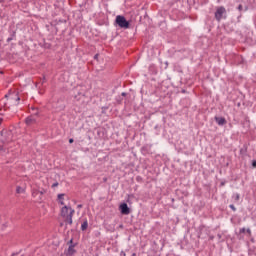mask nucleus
I'll return each instance as SVG.
<instances>
[{
  "instance_id": "14",
  "label": "nucleus",
  "mask_w": 256,
  "mask_h": 256,
  "mask_svg": "<svg viewBox=\"0 0 256 256\" xmlns=\"http://www.w3.org/2000/svg\"><path fill=\"white\" fill-rule=\"evenodd\" d=\"M247 231L245 228L240 229V233H245Z\"/></svg>"
},
{
  "instance_id": "7",
  "label": "nucleus",
  "mask_w": 256,
  "mask_h": 256,
  "mask_svg": "<svg viewBox=\"0 0 256 256\" xmlns=\"http://www.w3.org/2000/svg\"><path fill=\"white\" fill-rule=\"evenodd\" d=\"M215 121L220 126H223V125L227 124V120L223 117H215Z\"/></svg>"
},
{
  "instance_id": "17",
  "label": "nucleus",
  "mask_w": 256,
  "mask_h": 256,
  "mask_svg": "<svg viewBox=\"0 0 256 256\" xmlns=\"http://www.w3.org/2000/svg\"><path fill=\"white\" fill-rule=\"evenodd\" d=\"M57 185H59L58 183H55L52 185V187H57Z\"/></svg>"
},
{
  "instance_id": "2",
  "label": "nucleus",
  "mask_w": 256,
  "mask_h": 256,
  "mask_svg": "<svg viewBox=\"0 0 256 256\" xmlns=\"http://www.w3.org/2000/svg\"><path fill=\"white\" fill-rule=\"evenodd\" d=\"M116 23L121 29H129V22L125 19V16L118 15L116 17Z\"/></svg>"
},
{
  "instance_id": "10",
  "label": "nucleus",
  "mask_w": 256,
  "mask_h": 256,
  "mask_svg": "<svg viewBox=\"0 0 256 256\" xmlns=\"http://www.w3.org/2000/svg\"><path fill=\"white\" fill-rule=\"evenodd\" d=\"M75 253V248L73 246H69L67 250V255H73Z\"/></svg>"
},
{
  "instance_id": "21",
  "label": "nucleus",
  "mask_w": 256,
  "mask_h": 256,
  "mask_svg": "<svg viewBox=\"0 0 256 256\" xmlns=\"http://www.w3.org/2000/svg\"><path fill=\"white\" fill-rule=\"evenodd\" d=\"M236 199H237V201H238V199H239V194L236 195Z\"/></svg>"
},
{
  "instance_id": "9",
  "label": "nucleus",
  "mask_w": 256,
  "mask_h": 256,
  "mask_svg": "<svg viewBox=\"0 0 256 256\" xmlns=\"http://www.w3.org/2000/svg\"><path fill=\"white\" fill-rule=\"evenodd\" d=\"M87 227H89V222L87 221V219H85L84 222L81 225V230L82 231H87Z\"/></svg>"
},
{
  "instance_id": "8",
  "label": "nucleus",
  "mask_w": 256,
  "mask_h": 256,
  "mask_svg": "<svg viewBox=\"0 0 256 256\" xmlns=\"http://www.w3.org/2000/svg\"><path fill=\"white\" fill-rule=\"evenodd\" d=\"M35 123V118L33 116L26 118V125H33Z\"/></svg>"
},
{
  "instance_id": "15",
  "label": "nucleus",
  "mask_w": 256,
  "mask_h": 256,
  "mask_svg": "<svg viewBox=\"0 0 256 256\" xmlns=\"http://www.w3.org/2000/svg\"><path fill=\"white\" fill-rule=\"evenodd\" d=\"M252 167H256V160L252 162Z\"/></svg>"
},
{
  "instance_id": "11",
  "label": "nucleus",
  "mask_w": 256,
  "mask_h": 256,
  "mask_svg": "<svg viewBox=\"0 0 256 256\" xmlns=\"http://www.w3.org/2000/svg\"><path fill=\"white\" fill-rule=\"evenodd\" d=\"M17 193H23V188H21V186H18L16 189Z\"/></svg>"
},
{
  "instance_id": "6",
  "label": "nucleus",
  "mask_w": 256,
  "mask_h": 256,
  "mask_svg": "<svg viewBox=\"0 0 256 256\" xmlns=\"http://www.w3.org/2000/svg\"><path fill=\"white\" fill-rule=\"evenodd\" d=\"M65 201H69V197H66L65 194H59L58 195L59 205H62L63 207H65V205H67V202Z\"/></svg>"
},
{
  "instance_id": "5",
  "label": "nucleus",
  "mask_w": 256,
  "mask_h": 256,
  "mask_svg": "<svg viewBox=\"0 0 256 256\" xmlns=\"http://www.w3.org/2000/svg\"><path fill=\"white\" fill-rule=\"evenodd\" d=\"M119 209H120L122 215H129V213H131V210L129 209V206L127 205V203H122L119 206Z\"/></svg>"
},
{
  "instance_id": "20",
  "label": "nucleus",
  "mask_w": 256,
  "mask_h": 256,
  "mask_svg": "<svg viewBox=\"0 0 256 256\" xmlns=\"http://www.w3.org/2000/svg\"><path fill=\"white\" fill-rule=\"evenodd\" d=\"M121 255H122V256H125L126 254H125V252H121Z\"/></svg>"
},
{
  "instance_id": "19",
  "label": "nucleus",
  "mask_w": 256,
  "mask_h": 256,
  "mask_svg": "<svg viewBox=\"0 0 256 256\" xmlns=\"http://www.w3.org/2000/svg\"><path fill=\"white\" fill-rule=\"evenodd\" d=\"M1 123H3V119L2 118H0V125H1Z\"/></svg>"
},
{
  "instance_id": "1",
  "label": "nucleus",
  "mask_w": 256,
  "mask_h": 256,
  "mask_svg": "<svg viewBox=\"0 0 256 256\" xmlns=\"http://www.w3.org/2000/svg\"><path fill=\"white\" fill-rule=\"evenodd\" d=\"M60 215L64 218L65 223L68 225H73V216L75 215V210L71 206L65 205L61 208Z\"/></svg>"
},
{
  "instance_id": "22",
  "label": "nucleus",
  "mask_w": 256,
  "mask_h": 256,
  "mask_svg": "<svg viewBox=\"0 0 256 256\" xmlns=\"http://www.w3.org/2000/svg\"><path fill=\"white\" fill-rule=\"evenodd\" d=\"M40 193V195H43V192H39Z\"/></svg>"
},
{
  "instance_id": "12",
  "label": "nucleus",
  "mask_w": 256,
  "mask_h": 256,
  "mask_svg": "<svg viewBox=\"0 0 256 256\" xmlns=\"http://www.w3.org/2000/svg\"><path fill=\"white\" fill-rule=\"evenodd\" d=\"M230 209L233 210V211H236V208L233 204L230 205Z\"/></svg>"
},
{
  "instance_id": "23",
  "label": "nucleus",
  "mask_w": 256,
  "mask_h": 256,
  "mask_svg": "<svg viewBox=\"0 0 256 256\" xmlns=\"http://www.w3.org/2000/svg\"><path fill=\"white\" fill-rule=\"evenodd\" d=\"M123 96H125V93H122Z\"/></svg>"
},
{
  "instance_id": "3",
  "label": "nucleus",
  "mask_w": 256,
  "mask_h": 256,
  "mask_svg": "<svg viewBox=\"0 0 256 256\" xmlns=\"http://www.w3.org/2000/svg\"><path fill=\"white\" fill-rule=\"evenodd\" d=\"M5 97H8L9 103H12V105H19V101L21 98H19V95L17 93L5 95Z\"/></svg>"
},
{
  "instance_id": "16",
  "label": "nucleus",
  "mask_w": 256,
  "mask_h": 256,
  "mask_svg": "<svg viewBox=\"0 0 256 256\" xmlns=\"http://www.w3.org/2000/svg\"><path fill=\"white\" fill-rule=\"evenodd\" d=\"M246 232H247L249 235H251V229L248 228V229L246 230Z\"/></svg>"
},
{
  "instance_id": "13",
  "label": "nucleus",
  "mask_w": 256,
  "mask_h": 256,
  "mask_svg": "<svg viewBox=\"0 0 256 256\" xmlns=\"http://www.w3.org/2000/svg\"><path fill=\"white\" fill-rule=\"evenodd\" d=\"M243 10V5H239L238 6V11H242Z\"/></svg>"
},
{
  "instance_id": "4",
  "label": "nucleus",
  "mask_w": 256,
  "mask_h": 256,
  "mask_svg": "<svg viewBox=\"0 0 256 256\" xmlns=\"http://www.w3.org/2000/svg\"><path fill=\"white\" fill-rule=\"evenodd\" d=\"M223 15H225V7H219L215 13L217 21H221V19H223Z\"/></svg>"
},
{
  "instance_id": "18",
  "label": "nucleus",
  "mask_w": 256,
  "mask_h": 256,
  "mask_svg": "<svg viewBox=\"0 0 256 256\" xmlns=\"http://www.w3.org/2000/svg\"><path fill=\"white\" fill-rule=\"evenodd\" d=\"M73 141H74L73 138H71V139L69 140V143H73Z\"/></svg>"
}]
</instances>
